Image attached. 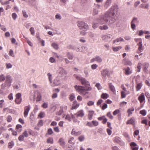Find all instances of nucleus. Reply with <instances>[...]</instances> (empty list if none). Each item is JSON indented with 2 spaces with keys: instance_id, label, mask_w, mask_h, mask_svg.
I'll use <instances>...</instances> for the list:
<instances>
[{
  "instance_id": "1",
  "label": "nucleus",
  "mask_w": 150,
  "mask_h": 150,
  "mask_svg": "<svg viewBox=\"0 0 150 150\" xmlns=\"http://www.w3.org/2000/svg\"><path fill=\"white\" fill-rule=\"evenodd\" d=\"M74 76L77 80L81 82L82 85L85 86H84L76 85L74 86V88L76 91L80 95L83 96L88 93V91H91L92 89L91 88L90 86L89 82L87 81L85 78L81 77L80 75H74Z\"/></svg>"
},
{
  "instance_id": "2",
  "label": "nucleus",
  "mask_w": 150,
  "mask_h": 150,
  "mask_svg": "<svg viewBox=\"0 0 150 150\" xmlns=\"http://www.w3.org/2000/svg\"><path fill=\"white\" fill-rule=\"evenodd\" d=\"M117 10V7L116 6H112L110 9V11H107L103 15V17L100 19V23L104 24L109 21L110 23L115 22L116 20L115 13Z\"/></svg>"
},
{
  "instance_id": "3",
  "label": "nucleus",
  "mask_w": 150,
  "mask_h": 150,
  "mask_svg": "<svg viewBox=\"0 0 150 150\" xmlns=\"http://www.w3.org/2000/svg\"><path fill=\"white\" fill-rule=\"evenodd\" d=\"M77 25L80 30H82L80 32V34L82 35H85L86 34L85 31L89 28L88 24L83 21H79L77 22Z\"/></svg>"
},
{
  "instance_id": "4",
  "label": "nucleus",
  "mask_w": 150,
  "mask_h": 150,
  "mask_svg": "<svg viewBox=\"0 0 150 150\" xmlns=\"http://www.w3.org/2000/svg\"><path fill=\"white\" fill-rule=\"evenodd\" d=\"M12 80L13 78L11 76L9 75H7L4 83L1 85V88L3 89H4L6 88H8L11 86Z\"/></svg>"
},
{
  "instance_id": "5",
  "label": "nucleus",
  "mask_w": 150,
  "mask_h": 150,
  "mask_svg": "<svg viewBox=\"0 0 150 150\" xmlns=\"http://www.w3.org/2000/svg\"><path fill=\"white\" fill-rule=\"evenodd\" d=\"M59 76L65 79L67 76V73L66 70L62 67H60L58 70Z\"/></svg>"
},
{
  "instance_id": "6",
  "label": "nucleus",
  "mask_w": 150,
  "mask_h": 150,
  "mask_svg": "<svg viewBox=\"0 0 150 150\" xmlns=\"http://www.w3.org/2000/svg\"><path fill=\"white\" fill-rule=\"evenodd\" d=\"M114 141L115 142L119 144L122 146H124L125 145V142L118 137H116L115 138Z\"/></svg>"
},
{
  "instance_id": "7",
  "label": "nucleus",
  "mask_w": 150,
  "mask_h": 150,
  "mask_svg": "<svg viewBox=\"0 0 150 150\" xmlns=\"http://www.w3.org/2000/svg\"><path fill=\"white\" fill-rule=\"evenodd\" d=\"M21 95L20 93H18L16 95L15 102L18 104H20L22 101Z\"/></svg>"
},
{
  "instance_id": "8",
  "label": "nucleus",
  "mask_w": 150,
  "mask_h": 150,
  "mask_svg": "<svg viewBox=\"0 0 150 150\" xmlns=\"http://www.w3.org/2000/svg\"><path fill=\"white\" fill-rule=\"evenodd\" d=\"M30 106L29 105L25 106L24 108V116L25 117H26L28 115L30 109Z\"/></svg>"
},
{
  "instance_id": "9",
  "label": "nucleus",
  "mask_w": 150,
  "mask_h": 150,
  "mask_svg": "<svg viewBox=\"0 0 150 150\" xmlns=\"http://www.w3.org/2000/svg\"><path fill=\"white\" fill-rule=\"evenodd\" d=\"M103 16V15L101 16L100 18L98 19H97L96 22L94 23L93 25V28L95 29L97 28L99 25V24H103L102 23H100V19L102 18Z\"/></svg>"
},
{
  "instance_id": "10",
  "label": "nucleus",
  "mask_w": 150,
  "mask_h": 150,
  "mask_svg": "<svg viewBox=\"0 0 150 150\" xmlns=\"http://www.w3.org/2000/svg\"><path fill=\"white\" fill-rule=\"evenodd\" d=\"M101 75L104 77H105L106 76H109L110 75L109 71L107 69H105L101 71Z\"/></svg>"
},
{
  "instance_id": "11",
  "label": "nucleus",
  "mask_w": 150,
  "mask_h": 150,
  "mask_svg": "<svg viewBox=\"0 0 150 150\" xmlns=\"http://www.w3.org/2000/svg\"><path fill=\"white\" fill-rule=\"evenodd\" d=\"M102 61V59L99 56H96L95 58H93L91 60V62H93L95 61H96L97 62L100 63Z\"/></svg>"
},
{
  "instance_id": "12",
  "label": "nucleus",
  "mask_w": 150,
  "mask_h": 150,
  "mask_svg": "<svg viewBox=\"0 0 150 150\" xmlns=\"http://www.w3.org/2000/svg\"><path fill=\"white\" fill-rule=\"evenodd\" d=\"M138 100H139L141 103H142L144 101V103H145V98L144 93H142L141 94L140 96L138 97Z\"/></svg>"
},
{
  "instance_id": "13",
  "label": "nucleus",
  "mask_w": 150,
  "mask_h": 150,
  "mask_svg": "<svg viewBox=\"0 0 150 150\" xmlns=\"http://www.w3.org/2000/svg\"><path fill=\"white\" fill-rule=\"evenodd\" d=\"M130 145L132 150H138L139 146L134 142H132L130 143Z\"/></svg>"
},
{
  "instance_id": "14",
  "label": "nucleus",
  "mask_w": 150,
  "mask_h": 150,
  "mask_svg": "<svg viewBox=\"0 0 150 150\" xmlns=\"http://www.w3.org/2000/svg\"><path fill=\"white\" fill-rule=\"evenodd\" d=\"M60 90L59 89L57 88L53 90V91H55L56 92L54 93L52 95V99H54L57 98L58 96L57 93L59 92Z\"/></svg>"
},
{
  "instance_id": "15",
  "label": "nucleus",
  "mask_w": 150,
  "mask_h": 150,
  "mask_svg": "<svg viewBox=\"0 0 150 150\" xmlns=\"http://www.w3.org/2000/svg\"><path fill=\"white\" fill-rule=\"evenodd\" d=\"M59 145L62 147H64L66 143L64 140L63 138H60L58 141Z\"/></svg>"
},
{
  "instance_id": "16",
  "label": "nucleus",
  "mask_w": 150,
  "mask_h": 150,
  "mask_svg": "<svg viewBox=\"0 0 150 150\" xmlns=\"http://www.w3.org/2000/svg\"><path fill=\"white\" fill-rule=\"evenodd\" d=\"M75 115H76L77 117H82L84 115V112L82 110H81L78 112Z\"/></svg>"
},
{
  "instance_id": "17",
  "label": "nucleus",
  "mask_w": 150,
  "mask_h": 150,
  "mask_svg": "<svg viewBox=\"0 0 150 150\" xmlns=\"http://www.w3.org/2000/svg\"><path fill=\"white\" fill-rule=\"evenodd\" d=\"M112 35L110 34L105 35L102 37V39L105 41H108L111 38Z\"/></svg>"
},
{
  "instance_id": "18",
  "label": "nucleus",
  "mask_w": 150,
  "mask_h": 150,
  "mask_svg": "<svg viewBox=\"0 0 150 150\" xmlns=\"http://www.w3.org/2000/svg\"><path fill=\"white\" fill-rule=\"evenodd\" d=\"M71 134L73 135L77 136L81 134V131L76 132L74 129H72L71 132Z\"/></svg>"
},
{
  "instance_id": "19",
  "label": "nucleus",
  "mask_w": 150,
  "mask_h": 150,
  "mask_svg": "<svg viewBox=\"0 0 150 150\" xmlns=\"http://www.w3.org/2000/svg\"><path fill=\"white\" fill-rule=\"evenodd\" d=\"M137 45L139 47L138 50L140 52H142L144 50V47L142 46V41H141L137 44Z\"/></svg>"
},
{
  "instance_id": "20",
  "label": "nucleus",
  "mask_w": 150,
  "mask_h": 150,
  "mask_svg": "<svg viewBox=\"0 0 150 150\" xmlns=\"http://www.w3.org/2000/svg\"><path fill=\"white\" fill-rule=\"evenodd\" d=\"M108 85L111 91L114 93H115L116 91L115 87L111 83H109Z\"/></svg>"
},
{
  "instance_id": "21",
  "label": "nucleus",
  "mask_w": 150,
  "mask_h": 150,
  "mask_svg": "<svg viewBox=\"0 0 150 150\" xmlns=\"http://www.w3.org/2000/svg\"><path fill=\"white\" fill-rule=\"evenodd\" d=\"M94 112V111L93 110H90L88 111V117L89 120H91L92 119Z\"/></svg>"
},
{
  "instance_id": "22",
  "label": "nucleus",
  "mask_w": 150,
  "mask_h": 150,
  "mask_svg": "<svg viewBox=\"0 0 150 150\" xmlns=\"http://www.w3.org/2000/svg\"><path fill=\"white\" fill-rule=\"evenodd\" d=\"M125 74L127 75H129L132 73V71L130 70V68L129 67L125 68Z\"/></svg>"
},
{
  "instance_id": "23",
  "label": "nucleus",
  "mask_w": 150,
  "mask_h": 150,
  "mask_svg": "<svg viewBox=\"0 0 150 150\" xmlns=\"http://www.w3.org/2000/svg\"><path fill=\"white\" fill-rule=\"evenodd\" d=\"M60 84V81L58 79L56 78L53 81V83L52 84V86H58Z\"/></svg>"
},
{
  "instance_id": "24",
  "label": "nucleus",
  "mask_w": 150,
  "mask_h": 150,
  "mask_svg": "<svg viewBox=\"0 0 150 150\" xmlns=\"http://www.w3.org/2000/svg\"><path fill=\"white\" fill-rule=\"evenodd\" d=\"M134 118H131L129 120H128L127 122V124L134 125Z\"/></svg>"
},
{
  "instance_id": "25",
  "label": "nucleus",
  "mask_w": 150,
  "mask_h": 150,
  "mask_svg": "<svg viewBox=\"0 0 150 150\" xmlns=\"http://www.w3.org/2000/svg\"><path fill=\"white\" fill-rule=\"evenodd\" d=\"M134 110V108L133 107H132L131 108L128 109L127 110V112L128 113V117L130 116L132 114V112H133Z\"/></svg>"
},
{
  "instance_id": "26",
  "label": "nucleus",
  "mask_w": 150,
  "mask_h": 150,
  "mask_svg": "<svg viewBox=\"0 0 150 150\" xmlns=\"http://www.w3.org/2000/svg\"><path fill=\"white\" fill-rule=\"evenodd\" d=\"M124 40L121 37L117 38L116 40H114L113 41V43L114 44L116 42H124Z\"/></svg>"
},
{
  "instance_id": "27",
  "label": "nucleus",
  "mask_w": 150,
  "mask_h": 150,
  "mask_svg": "<svg viewBox=\"0 0 150 150\" xmlns=\"http://www.w3.org/2000/svg\"><path fill=\"white\" fill-rule=\"evenodd\" d=\"M63 112V107H60V109L59 111L56 113V115H61Z\"/></svg>"
},
{
  "instance_id": "28",
  "label": "nucleus",
  "mask_w": 150,
  "mask_h": 150,
  "mask_svg": "<svg viewBox=\"0 0 150 150\" xmlns=\"http://www.w3.org/2000/svg\"><path fill=\"white\" fill-rule=\"evenodd\" d=\"M109 96L108 94L106 93H103L101 95V97L104 99H106Z\"/></svg>"
},
{
  "instance_id": "29",
  "label": "nucleus",
  "mask_w": 150,
  "mask_h": 150,
  "mask_svg": "<svg viewBox=\"0 0 150 150\" xmlns=\"http://www.w3.org/2000/svg\"><path fill=\"white\" fill-rule=\"evenodd\" d=\"M111 0H107L105 5L104 6L106 8H107L110 6L111 3Z\"/></svg>"
},
{
  "instance_id": "30",
  "label": "nucleus",
  "mask_w": 150,
  "mask_h": 150,
  "mask_svg": "<svg viewBox=\"0 0 150 150\" xmlns=\"http://www.w3.org/2000/svg\"><path fill=\"white\" fill-rule=\"evenodd\" d=\"M142 83H138L136 86V89L137 91H139L142 88Z\"/></svg>"
},
{
  "instance_id": "31",
  "label": "nucleus",
  "mask_w": 150,
  "mask_h": 150,
  "mask_svg": "<svg viewBox=\"0 0 150 150\" xmlns=\"http://www.w3.org/2000/svg\"><path fill=\"white\" fill-rule=\"evenodd\" d=\"M67 56L68 59L70 60H72L73 58V54L69 52H68L67 53Z\"/></svg>"
},
{
  "instance_id": "32",
  "label": "nucleus",
  "mask_w": 150,
  "mask_h": 150,
  "mask_svg": "<svg viewBox=\"0 0 150 150\" xmlns=\"http://www.w3.org/2000/svg\"><path fill=\"white\" fill-rule=\"evenodd\" d=\"M22 126L20 125H17L16 126V129H17L18 132H21L22 130L21 128Z\"/></svg>"
},
{
  "instance_id": "33",
  "label": "nucleus",
  "mask_w": 150,
  "mask_h": 150,
  "mask_svg": "<svg viewBox=\"0 0 150 150\" xmlns=\"http://www.w3.org/2000/svg\"><path fill=\"white\" fill-rule=\"evenodd\" d=\"M6 79V76L3 74L0 75V82L4 81Z\"/></svg>"
},
{
  "instance_id": "34",
  "label": "nucleus",
  "mask_w": 150,
  "mask_h": 150,
  "mask_svg": "<svg viewBox=\"0 0 150 150\" xmlns=\"http://www.w3.org/2000/svg\"><path fill=\"white\" fill-rule=\"evenodd\" d=\"M149 65V64L148 63H146L144 64L143 68L144 71H145L147 70V68L148 67Z\"/></svg>"
},
{
  "instance_id": "35",
  "label": "nucleus",
  "mask_w": 150,
  "mask_h": 150,
  "mask_svg": "<svg viewBox=\"0 0 150 150\" xmlns=\"http://www.w3.org/2000/svg\"><path fill=\"white\" fill-rule=\"evenodd\" d=\"M108 27L107 25H104L103 26H100L99 27V28L101 30H106L108 29Z\"/></svg>"
},
{
  "instance_id": "36",
  "label": "nucleus",
  "mask_w": 150,
  "mask_h": 150,
  "mask_svg": "<svg viewBox=\"0 0 150 150\" xmlns=\"http://www.w3.org/2000/svg\"><path fill=\"white\" fill-rule=\"evenodd\" d=\"M47 143L52 144L53 143V140L52 138L49 137L47 139Z\"/></svg>"
},
{
  "instance_id": "37",
  "label": "nucleus",
  "mask_w": 150,
  "mask_h": 150,
  "mask_svg": "<svg viewBox=\"0 0 150 150\" xmlns=\"http://www.w3.org/2000/svg\"><path fill=\"white\" fill-rule=\"evenodd\" d=\"M47 75L48 77V79L49 81H50V83H52V75L50 73H48L47 74Z\"/></svg>"
},
{
  "instance_id": "38",
  "label": "nucleus",
  "mask_w": 150,
  "mask_h": 150,
  "mask_svg": "<svg viewBox=\"0 0 150 150\" xmlns=\"http://www.w3.org/2000/svg\"><path fill=\"white\" fill-rule=\"evenodd\" d=\"M122 48L121 46H118L116 47H113L112 49L113 51L115 52H117L118 51Z\"/></svg>"
},
{
  "instance_id": "39",
  "label": "nucleus",
  "mask_w": 150,
  "mask_h": 150,
  "mask_svg": "<svg viewBox=\"0 0 150 150\" xmlns=\"http://www.w3.org/2000/svg\"><path fill=\"white\" fill-rule=\"evenodd\" d=\"M52 46L55 49H57L59 47L58 44L55 42L53 43L52 44Z\"/></svg>"
},
{
  "instance_id": "40",
  "label": "nucleus",
  "mask_w": 150,
  "mask_h": 150,
  "mask_svg": "<svg viewBox=\"0 0 150 150\" xmlns=\"http://www.w3.org/2000/svg\"><path fill=\"white\" fill-rule=\"evenodd\" d=\"M74 139V138L73 137H71L68 140V142L71 144H74L75 143L74 142H73Z\"/></svg>"
},
{
  "instance_id": "41",
  "label": "nucleus",
  "mask_w": 150,
  "mask_h": 150,
  "mask_svg": "<svg viewBox=\"0 0 150 150\" xmlns=\"http://www.w3.org/2000/svg\"><path fill=\"white\" fill-rule=\"evenodd\" d=\"M6 68L7 69L11 68L12 67V65L10 63H6Z\"/></svg>"
},
{
  "instance_id": "42",
  "label": "nucleus",
  "mask_w": 150,
  "mask_h": 150,
  "mask_svg": "<svg viewBox=\"0 0 150 150\" xmlns=\"http://www.w3.org/2000/svg\"><path fill=\"white\" fill-rule=\"evenodd\" d=\"M98 13V10L97 9H96V8H94L93 10V15H96Z\"/></svg>"
},
{
  "instance_id": "43",
  "label": "nucleus",
  "mask_w": 150,
  "mask_h": 150,
  "mask_svg": "<svg viewBox=\"0 0 150 150\" xmlns=\"http://www.w3.org/2000/svg\"><path fill=\"white\" fill-rule=\"evenodd\" d=\"M14 145V143L13 142L11 141L8 144V147L11 149Z\"/></svg>"
},
{
  "instance_id": "44",
  "label": "nucleus",
  "mask_w": 150,
  "mask_h": 150,
  "mask_svg": "<svg viewBox=\"0 0 150 150\" xmlns=\"http://www.w3.org/2000/svg\"><path fill=\"white\" fill-rule=\"evenodd\" d=\"M85 139L84 136L83 135H81L78 138V139L80 142H82Z\"/></svg>"
},
{
  "instance_id": "45",
  "label": "nucleus",
  "mask_w": 150,
  "mask_h": 150,
  "mask_svg": "<svg viewBox=\"0 0 150 150\" xmlns=\"http://www.w3.org/2000/svg\"><path fill=\"white\" fill-rule=\"evenodd\" d=\"M140 113L142 115L144 116L146 115V112L145 110H143L140 111Z\"/></svg>"
},
{
  "instance_id": "46",
  "label": "nucleus",
  "mask_w": 150,
  "mask_h": 150,
  "mask_svg": "<svg viewBox=\"0 0 150 150\" xmlns=\"http://www.w3.org/2000/svg\"><path fill=\"white\" fill-rule=\"evenodd\" d=\"M24 17L25 18L28 17V15L27 14L25 10H23L22 11Z\"/></svg>"
},
{
  "instance_id": "47",
  "label": "nucleus",
  "mask_w": 150,
  "mask_h": 150,
  "mask_svg": "<svg viewBox=\"0 0 150 150\" xmlns=\"http://www.w3.org/2000/svg\"><path fill=\"white\" fill-rule=\"evenodd\" d=\"M9 55L13 57H15L13 52L11 49L9 51Z\"/></svg>"
},
{
  "instance_id": "48",
  "label": "nucleus",
  "mask_w": 150,
  "mask_h": 150,
  "mask_svg": "<svg viewBox=\"0 0 150 150\" xmlns=\"http://www.w3.org/2000/svg\"><path fill=\"white\" fill-rule=\"evenodd\" d=\"M41 99V95L40 93H38L37 96V101H40Z\"/></svg>"
},
{
  "instance_id": "49",
  "label": "nucleus",
  "mask_w": 150,
  "mask_h": 150,
  "mask_svg": "<svg viewBox=\"0 0 150 150\" xmlns=\"http://www.w3.org/2000/svg\"><path fill=\"white\" fill-rule=\"evenodd\" d=\"M107 115L110 119H112L113 118V117L111 115L110 112H108L107 113Z\"/></svg>"
},
{
  "instance_id": "50",
  "label": "nucleus",
  "mask_w": 150,
  "mask_h": 150,
  "mask_svg": "<svg viewBox=\"0 0 150 150\" xmlns=\"http://www.w3.org/2000/svg\"><path fill=\"white\" fill-rule=\"evenodd\" d=\"M62 18V17L59 14H57L55 16V19L58 20H61Z\"/></svg>"
},
{
  "instance_id": "51",
  "label": "nucleus",
  "mask_w": 150,
  "mask_h": 150,
  "mask_svg": "<svg viewBox=\"0 0 150 150\" xmlns=\"http://www.w3.org/2000/svg\"><path fill=\"white\" fill-rule=\"evenodd\" d=\"M95 86L97 87L98 90H100L102 88V87L99 83H96Z\"/></svg>"
},
{
  "instance_id": "52",
  "label": "nucleus",
  "mask_w": 150,
  "mask_h": 150,
  "mask_svg": "<svg viewBox=\"0 0 150 150\" xmlns=\"http://www.w3.org/2000/svg\"><path fill=\"white\" fill-rule=\"evenodd\" d=\"M75 98V97L74 94H72L70 95L69 99L71 100L72 101Z\"/></svg>"
},
{
  "instance_id": "53",
  "label": "nucleus",
  "mask_w": 150,
  "mask_h": 150,
  "mask_svg": "<svg viewBox=\"0 0 150 150\" xmlns=\"http://www.w3.org/2000/svg\"><path fill=\"white\" fill-rule=\"evenodd\" d=\"M24 136L23 135H20L18 138V139L19 141H23L24 139Z\"/></svg>"
},
{
  "instance_id": "54",
  "label": "nucleus",
  "mask_w": 150,
  "mask_h": 150,
  "mask_svg": "<svg viewBox=\"0 0 150 150\" xmlns=\"http://www.w3.org/2000/svg\"><path fill=\"white\" fill-rule=\"evenodd\" d=\"M30 30L32 35H34L35 34V30L33 28L31 27L30 28Z\"/></svg>"
},
{
  "instance_id": "55",
  "label": "nucleus",
  "mask_w": 150,
  "mask_h": 150,
  "mask_svg": "<svg viewBox=\"0 0 150 150\" xmlns=\"http://www.w3.org/2000/svg\"><path fill=\"white\" fill-rule=\"evenodd\" d=\"M94 8L96 9L100 8V4H94Z\"/></svg>"
},
{
  "instance_id": "56",
  "label": "nucleus",
  "mask_w": 150,
  "mask_h": 150,
  "mask_svg": "<svg viewBox=\"0 0 150 150\" xmlns=\"http://www.w3.org/2000/svg\"><path fill=\"white\" fill-rule=\"evenodd\" d=\"M98 66L96 64H93L91 66V68L92 69L94 70L96 69L98 67Z\"/></svg>"
},
{
  "instance_id": "57",
  "label": "nucleus",
  "mask_w": 150,
  "mask_h": 150,
  "mask_svg": "<svg viewBox=\"0 0 150 150\" xmlns=\"http://www.w3.org/2000/svg\"><path fill=\"white\" fill-rule=\"evenodd\" d=\"M131 23H138L137 18H134Z\"/></svg>"
},
{
  "instance_id": "58",
  "label": "nucleus",
  "mask_w": 150,
  "mask_h": 150,
  "mask_svg": "<svg viewBox=\"0 0 150 150\" xmlns=\"http://www.w3.org/2000/svg\"><path fill=\"white\" fill-rule=\"evenodd\" d=\"M92 122L93 125L95 126H96L98 125V122L96 121H92Z\"/></svg>"
},
{
  "instance_id": "59",
  "label": "nucleus",
  "mask_w": 150,
  "mask_h": 150,
  "mask_svg": "<svg viewBox=\"0 0 150 150\" xmlns=\"http://www.w3.org/2000/svg\"><path fill=\"white\" fill-rule=\"evenodd\" d=\"M43 123L42 120H40L39 122L38 125L39 127H41L43 125Z\"/></svg>"
},
{
  "instance_id": "60",
  "label": "nucleus",
  "mask_w": 150,
  "mask_h": 150,
  "mask_svg": "<svg viewBox=\"0 0 150 150\" xmlns=\"http://www.w3.org/2000/svg\"><path fill=\"white\" fill-rule=\"evenodd\" d=\"M12 17L13 18L14 20H15L17 18V15L16 13H14L12 14Z\"/></svg>"
},
{
  "instance_id": "61",
  "label": "nucleus",
  "mask_w": 150,
  "mask_h": 150,
  "mask_svg": "<svg viewBox=\"0 0 150 150\" xmlns=\"http://www.w3.org/2000/svg\"><path fill=\"white\" fill-rule=\"evenodd\" d=\"M103 101L102 99H99L97 102V105L98 106L100 105L103 102Z\"/></svg>"
},
{
  "instance_id": "62",
  "label": "nucleus",
  "mask_w": 150,
  "mask_h": 150,
  "mask_svg": "<svg viewBox=\"0 0 150 150\" xmlns=\"http://www.w3.org/2000/svg\"><path fill=\"white\" fill-rule=\"evenodd\" d=\"M120 112V110L118 109L115 110L113 112V115H116L117 114Z\"/></svg>"
},
{
  "instance_id": "63",
  "label": "nucleus",
  "mask_w": 150,
  "mask_h": 150,
  "mask_svg": "<svg viewBox=\"0 0 150 150\" xmlns=\"http://www.w3.org/2000/svg\"><path fill=\"white\" fill-rule=\"evenodd\" d=\"M12 120V117L10 115L8 116L7 118V121L8 122H10Z\"/></svg>"
},
{
  "instance_id": "64",
  "label": "nucleus",
  "mask_w": 150,
  "mask_h": 150,
  "mask_svg": "<svg viewBox=\"0 0 150 150\" xmlns=\"http://www.w3.org/2000/svg\"><path fill=\"white\" fill-rule=\"evenodd\" d=\"M126 65H132V63L129 60H127L125 62Z\"/></svg>"
}]
</instances>
